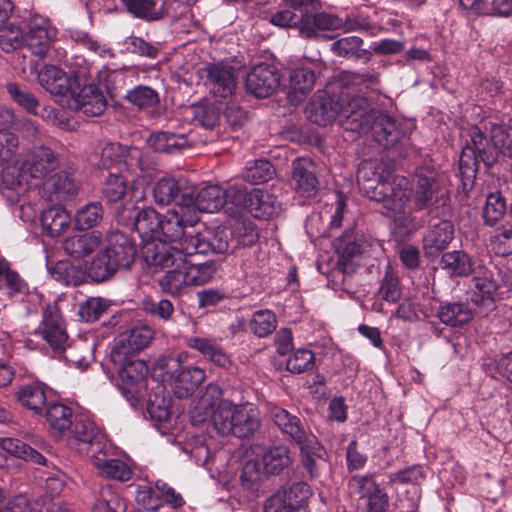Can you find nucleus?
<instances>
[{"label": "nucleus", "mask_w": 512, "mask_h": 512, "mask_svg": "<svg viewBox=\"0 0 512 512\" xmlns=\"http://www.w3.org/2000/svg\"><path fill=\"white\" fill-rule=\"evenodd\" d=\"M199 221L198 215L191 214L187 209H173L167 211L165 215H162L161 228H160V240L164 242H184L186 237L185 234L186 226H194Z\"/></svg>", "instance_id": "6ab92c4d"}, {"label": "nucleus", "mask_w": 512, "mask_h": 512, "mask_svg": "<svg viewBox=\"0 0 512 512\" xmlns=\"http://www.w3.org/2000/svg\"><path fill=\"white\" fill-rule=\"evenodd\" d=\"M340 94L337 97H314L306 107V115L310 122L319 126H327L339 121L341 112Z\"/></svg>", "instance_id": "b1692460"}, {"label": "nucleus", "mask_w": 512, "mask_h": 512, "mask_svg": "<svg viewBox=\"0 0 512 512\" xmlns=\"http://www.w3.org/2000/svg\"><path fill=\"white\" fill-rule=\"evenodd\" d=\"M52 41L51 31L46 25L34 23L29 25L25 42L32 55L44 59L51 50Z\"/></svg>", "instance_id": "e433bc0d"}, {"label": "nucleus", "mask_w": 512, "mask_h": 512, "mask_svg": "<svg viewBox=\"0 0 512 512\" xmlns=\"http://www.w3.org/2000/svg\"><path fill=\"white\" fill-rule=\"evenodd\" d=\"M403 188L409 191L415 211L427 209L431 217H450L452 214L451 199L447 192L442 191L440 184L432 173L429 175L418 174L413 192L405 187L407 180L402 182Z\"/></svg>", "instance_id": "423d86ee"}, {"label": "nucleus", "mask_w": 512, "mask_h": 512, "mask_svg": "<svg viewBox=\"0 0 512 512\" xmlns=\"http://www.w3.org/2000/svg\"><path fill=\"white\" fill-rule=\"evenodd\" d=\"M260 427L259 410L247 405L224 402L215 415V430L222 436L232 435L239 439H249Z\"/></svg>", "instance_id": "39448f33"}, {"label": "nucleus", "mask_w": 512, "mask_h": 512, "mask_svg": "<svg viewBox=\"0 0 512 512\" xmlns=\"http://www.w3.org/2000/svg\"><path fill=\"white\" fill-rule=\"evenodd\" d=\"M385 174L383 163L372 160L362 161L357 170V183L371 200L382 203L387 216L404 212L409 199V191L403 188L405 178H393Z\"/></svg>", "instance_id": "f257e3e1"}, {"label": "nucleus", "mask_w": 512, "mask_h": 512, "mask_svg": "<svg viewBox=\"0 0 512 512\" xmlns=\"http://www.w3.org/2000/svg\"><path fill=\"white\" fill-rule=\"evenodd\" d=\"M70 223L71 216L68 211L62 207H50L43 211L41 215V225L51 237L61 235L69 228Z\"/></svg>", "instance_id": "a18cd8bd"}, {"label": "nucleus", "mask_w": 512, "mask_h": 512, "mask_svg": "<svg viewBox=\"0 0 512 512\" xmlns=\"http://www.w3.org/2000/svg\"><path fill=\"white\" fill-rule=\"evenodd\" d=\"M66 104L69 108L81 111L88 117L101 115L107 107L102 92L92 84H82L81 79L77 83V89L72 90Z\"/></svg>", "instance_id": "dca6fc26"}, {"label": "nucleus", "mask_w": 512, "mask_h": 512, "mask_svg": "<svg viewBox=\"0 0 512 512\" xmlns=\"http://www.w3.org/2000/svg\"><path fill=\"white\" fill-rule=\"evenodd\" d=\"M479 262L480 261H474L472 257L463 250H454L442 254L439 266L450 276L468 277L477 269Z\"/></svg>", "instance_id": "7c9ffc66"}, {"label": "nucleus", "mask_w": 512, "mask_h": 512, "mask_svg": "<svg viewBox=\"0 0 512 512\" xmlns=\"http://www.w3.org/2000/svg\"><path fill=\"white\" fill-rule=\"evenodd\" d=\"M277 325L275 314L270 310H259L253 314L250 321V330L258 337H266L271 334Z\"/></svg>", "instance_id": "e2e57ef3"}, {"label": "nucleus", "mask_w": 512, "mask_h": 512, "mask_svg": "<svg viewBox=\"0 0 512 512\" xmlns=\"http://www.w3.org/2000/svg\"><path fill=\"white\" fill-rule=\"evenodd\" d=\"M5 22L6 20L0 26V47L6 53H10L20 48L25 38L19 26Z\"/></svg>", "instance_id": "052dcab7"}, {"label": "nucleus", "mask_w": 512, "mask_h": 512, "mask_svg": "<svg viewBox=\"0 0 512 512\" xmlns=\"http://www.w3.org/2000/svg\"><path fill=\"white\" fill-rule=\"evenodd\" d=\"M473 290L471 300L476 305H489L495 301L498 291V284L493 279L492 273L484 265L479 262L477 269L473 272Z\"/></svg>", "instance_id": "c85d7f7f"}, {"label": "nucleus", "mask_w": 512, "mask_h": 512, "mask_svg": "<svg viewBox=\"0 0 512 512\" xmlns=\"http://www.w3.org/2000/svg\"><path fill=\"white\" fill-rule=\"evenodd\" d=\"M437 223L431 224L424 240L423 250L427 257L432 258L445 250L454 238V226L448 217H441Z\"/></svg>", "instance_id": "393cba45"}, {"label": "nucleus", "mask_w": 512, "mask_h": 512, "mask_svg": "<svg viewBox=\"0 0 512 512\" xmlns=\"http://www.w3.org/2000/svg\"><path fill=\"white\" fill-rule=\"evenodd\" d=\"M507 210L505 198L500 192L490 193L483 208L485 224L493 226L503 218Z\"/></svg>", "instance_id": "bf43d9fd"}, {"label": "nucleus", "mask_w": 512, "mask_h": 512, "mask_svg": "<svg viewBox=\"0 0 512 512\" xmlns=\"http://www.w3.org/2000/svg\"><path fill=\"white\" fill-rule=\"evenodd\" d=\"M437 317L444 325L456 328L469 323L473 318V311L465 302H445L439 306Z\"/></svg>", "instance_id": "72a5a7b5"}, {"label": "nucleus", "mask_w": 512, "mask_h": 512, "mask_svg": "<svg viewBox=\"0 0 512 512\" xmlns=\"http://www.w3.org/2000/svg\"><path fill=\"white\" fill-rule=\"evenodd\" d=\"M54 351H64L68 335L61 311L56 303L43 310L42 321L36 330Z\"/></svg>", "instance_id": "ddd939ff"}, {"label": "nucleus", "mask_w": 512, "mask_h": 512, "mask_svg": "<svg viewBox=\"0 0 512 512\" xmlns=\"http://www.w3.org/2000/svg\"><path fill=\"white\" fill-rule=\"evenodd\" d=\"M94 512H125V500L110 486H101L95 496Z\"/></svg>", "instance_id": "09e8293b"}, {"label": "nucleus", "mask_w": 512, "mask_h": 512, "mask_svg": "<svg viewBox=\"0 0 512 512\" xmlns=\"http://www.w3.org/2000/svg\"><path fill=\"white\" fill-rule=\"evenodd\" d=\"M261 462L267 475H279L291 465V451L286 445L267 448L262 454Z\"/></svg>", "instance_id": "58836bf2"}, {"label": "nucleus", "mask_w": 512, "mask_h": 512, "mask_svg": "<svg viewBox=\"0 0 512 512\" xmlns=\"http://www.w3.org/2000/svg\"><path fill=\"white\" fill-rule=\"evenodd\" d=\"M214 138L215 135H211L210 138H200L194 130L188 133L160 131L151 134L148 143L155 151L174 153L187 147L197 146L200 143L206 144L209 141H213Z\"/></svg>", "instance_id": "f3484780"}, {"label": "nucleus", "mask_w": 512, "mask_h": 512, "mask_svg": "<svg viewBox=\"0 0 512 512\" xmlns=\"http://www.w3.org/2000/svg\"><path fill=\"white\" fill-rule=\"evenodd\" d=\"M465 137V145L459 158V173L464 185H466V180L472 182L475 178L479 161H482L487 167L496 163V150L493 141L491 138L488 140L479 127H470Z\"/></svg>", "instance_id": "0eeeda50"}, {"label": "nucleus", "mask_w": 512, "mask_h": 512, "mask_svg": "<svg viewBox=\"0 0 512 512\" xmlns=\"http://www.w3.org/2000/svg\"><path fill=\"white\" fill-rule=\"evenodd\" d=\"M30 68L37 73L38 83L41 87L50 94L63 98L65 102L71 96L72 90L77 89L80 78L68 76L55 65H44L37 70V65L31 63Z\"/></svg>", "instance_id": "4468645a"}, {"label": "nucleus", "mask_w": 512, "mask_h": 512, "mask_svg": "<svg viewBox=\"0 0 512 512\" xmlns=\"http://www.w3.org/2000/svg\"><path fill=\"white\" fill-rule=\"evenodd\" d=\"M342 27V20L335 15L324 12L309 13V20L301 19L299 31L306 38H315L320 30H335Z\"/></svg>", "instance_id": "4c0bfd02"}, {"label": "nucleus", "mask_w": 512, "mask_h": 512, "mask_svg": "<svg viewBox=\"0 0 512 512\" xmlns=\"http://www.w3.org/2000/svg\"><path fill=\"white\" fill-rule=\"evenodd\" d=\"M161 219L162 215L151 207L136 212L134 227L144 244L160 239Z\"/></svg>", "instance_id": "473e14b6"}, {"label": "nucleus", "mask_w": 512, "mask_h": 512, "mask_svg": "<svg viewBox=\"0 0 512 512\" xmlns=\"http://www.w3.org/2000/svg\"><path fill=\"white\" fill-rule=\"evenodd\" d=\"M316 81L315 71L306 66L291 69L288 72V83L285 85L286 94L292 105L302 102L311 92Z\"/></svg>", "instance_id": "5701e85b"}, {"label": "nucleus", "mask_w": 512, "mask_h": 512, "mask_svg": "<svg viewBox=\"0 0 512 512\" xmlns=\"http://www.w3.org/2000/svg\"><path fill=\"white\" fill-rule=\"evenodd\" d=\"M17 400L20 404L38 414L46 404V391L44 384L33 382L23 385L17 392Z\"/></svg>", "instance_id": "49530a36"}, {"label": "nucleus", "mask_w": 512, "mask_h": 512, "mask_svg": "<svg viewBox=\"0 0 512 512\" xmlns=\"http://www.w3.org/2000/svg\"><path fill=\"white\" fill-rule=\"evenodd\" d=\"M102 236L97 231L76 233L66 238L63 242V249L72 258L81 259L99 248Z\"/></svg>", "instance_id": "c756f323"}, {"label": "nucleus", "mask_w": 512, "mask_h": 512, "mask_svg": "<svg viewBox=\"0 0 512 512\" xmlns=\"http://www.w3.org/2000/svg\"><path fill=\"white\" fill-rule=\"evenodd\" d=\"M121 3L130 14L145 21H157L165 16V9L157 0H121Z\"/></svg>", "instance_id": "de8ad7c7"}, {"label": "nucleus", "mask_w": 512, "mask_h": 512, "mask_svg": "<svg viewBox=\"0 0 512 512\" xmlns=\"http://www.w3.org/2000/svg\"><path fill=\"white\" fill-rule=\"evenodd\" d=\"M266 476L262 462L257 459H248L243 464L240 481L246 489L255 490Z\"/></svg>", "instance_id": "4d7b16f0"}, {"label": "nucleus", "mask_w": 512, "mask_h": 512, "mask_svg": "<svg viewBox=\"0 0 512 512\" xmlns=\"http://www.w3.org/2000/svg\"><path fill=\"white\" fill-rule=\"evenodd\" d=\"M68 444L80 453L90 454L91 458L96 454L105 455L107 443L100 428L91 419L79 416L74 419L70 428Z\"/></svg>", "instance_id": "1a4fd4ad"}, {"label": "nucleus", "mask_w": 512, "mask_h": 512, "mask_svg": "<svg viewBox=\"0 0 512 512\" xmlns=\"http://www.w3.org/2000/svg\"><path fill=\"white\" fill-rule=\"evenodd\" d=\"M110 359L122 381V393L133 407L144 399L147 389L146 375L148 367L146 363L130 354L125 347H113Z\"/></svg>", "instance_id": "20e7f679"}, {"label": "nucleus", "mask_w": 512, "mask_h": 512, "mask_svg": "<svg viewBox=\"0 0 512 512\" xmlns=\"http://www.w3.org/2000/svg\"><path fill=\"white\" fill-rule=\"evenodd\" d=\"M370 129L375 140L385 148L394 147L406 136L401 123L387 114L374 117Z\"/></svg>", "instance_id": "a878e982"}, {"label": "nucleus", "mask_w": 512, "mask_h": 512, "mask_svg": "<svg viewBox=\"0 0 512 512\" xmlns=\"http://www.w3.org/2000/svg\"><path fill=\"white\" fill-rule=\"evenodd\" d=\"M191 254L225 253L229 248V234L225 229H207L186 237Z\"/></svg>", "instance_id": "4be33fe9"}, {"label": "nucleus", "mask_w": 512, "mask_h": 512, "mask_svg": "<svg viewBox=\"0 0 512 512\" xmlns=\"http://www.w3.org/2000/svg\"><path fill=\"white\" fill-rule=\"evenodd\" d=\"M106 241L105 249L93 258L88 267L90 277L96 282L105 281L118 269L129 268L137 256L134 240L121 231H110Z\"/></svg>", "instance_id": "7ed1b4c3"}, {"label": "nucleus", "mask_w": 512, "mask_h": 512, "mask_svg": "<svg viewBox=\"0 0 512 512\" xmlns=\"http://www.w3.org/2000/svg\"><path fill=\"white\" fill-rule=\"evenodd\" d=\"M204 71L206 73L205 85L215 98L221 100L233 95L236 89V77L232 66L212 63L206 65Z\"/></svg>", "instance_id": "aec40b11"}, {"label": "nucleus", "mask_w": 512, "mask_h": 512, "mask_svg": "<svg viewBox=\"0 0 512 512\" xmlns=\"http://www.w3.org/2000/svg\"><path fill=\"white\" fill-rule=\"evenodd\" d=\"M363 40L357 36H347L332 43V51L340 57L364 59L368 62L371 59V52L362 49Z\"/></svg>", "instance_id": "8fccbe9b"}, {"label": "nucleus", "mask_w": 512, "mask_h": 512, "mask_svg": "<svg viewBox=\"0 0 512 512\" xmlns=\"http://www.w3.org/2000/svg\"><path fill=\"white\" fill-rule=\"evenodd\" d=\"M107 308L108 304L105 299L91 297L80 305L78 315L85 322H94L103 315Z\"/></svg>", "instance_id": "338daca9"}, {"label": "nucleus", "mask_w": 512, "mask_h": 512, "mask_svg": "<svg viewBox=\"0 0 512 512\" xmlns=\"http://www.w3.org/2000/svg\"><path fill=\"white\" fill-rule=\"evenodd\" d=\"M45 416L49 424L50 431L55 436L63 435L74 423L72 409L61 403L49 405Z\"/></svg>", "instance_id": "a19ab883"}, {"label": "nucleus", "mask_w": 512, "mask_h": 512, "mask_svg": "<svg viewBox=\"0 0 512 512\" xmlns=\"http://www.w3.org/2000/svg\"><path fill=\"white\" fill-rule=\"evenodd\" d=\"M491 139L496 150V161L500 154L512 158V137L504 125L491 126Z\"/></svg>", "instance_id": "0e129e2a"}, {"label": "nucleus", "mask_w": 512, "mask_h": 512, "mask_svg": "<svg viewBox=\"0 0 512 512\" xmlns=\"http://www.w3.org/2000/svg\"><path fill=\"white\" fill-rule=\"evenodd\" d=\"M279 83L280 75L274 66L259 64L247 74L245 87L256 98H266L274 93Z\"/></svg>", "instance_id": "412c9836"}, {"label": "nucleus", "mask_w": 512, "mask_h": 512, "mask_svg": "<svg viewBox=\"0 0 512 512\" xmlns=\"http://www.w3.org/2000/svg\"><path fill=\"white\" fill-rule=\"evenodd\" d=\"M1 447L9 454L22 458L25 461L42 465L46 464V459L41 453L20 439L4 438L1 441Z\"/></svg>", "instance_id": "603ef678"}, {"label": "nucleus", "mask_w": 512, "mask_h": 512, "mask_svg": "<svg viewBox=\"0 0 512 512\" xmlns=\"http://www.w3.org/2000/svg\"><path fill=\"white\" fill-rule=\"evenodd\" d=\"M154 337V331L151 327L141 324L130 328L122 333L114 347H125L130 354H136L149 345Z\"/></svg>", "instance_id": "c9c22d12"}, {"label": "nucleus", "mask_w": 512, "mask_h": 512, "mask_svg": "<svg viewBox=\"0 0 512 512\" xmlns=\"http://www.w3.org/2000/svg\"><path fill=\"white\" fill-rule=\"evenodd\" d=\"M274 174L273 165L268 160L259 159L245 168L242 177L251 184H261L272 179Z\"/></svg>", "instance_id": "13d9d810"}, {"label": "nucleus", "mask_w": 512, "mask_h": 512, "mask_svg": "<svg viewBox=\"0 0 512 512\" xmlns=\"http://www.w3.org/2000/svg\"><path fill=\"white\" fill-rule=\"evenodd\" d=\"M224 402H231L223 398V391L218 384L210 383L194 402L189 415L193 425H199L206 421L208 417L212 418L215 428V415L220 410Z\"/></svg>", "instance_id": "a211bd4d"}, {"label": "nucleus", "mask_w": 512, "mask_h": 512, "mask_svg": "<svg viewBox=\"0 0 512 512\" xmlns=\"http://www.w3.org/2000/svg\"><path fill=\"white\" fill-rule=\"evenodd\" d=\"M192 203L190 211L191 214L198 215L197 212L214 213L219 211L227 203V195L225 189L219 185H207L201 188L197 193L192 186Z\"/></svg>", "instance_id": "bb28decb"}, {"label": "nucleus", "mask_w": 512, "mask_h": 512, "mask_svg": "<svg viewBox=\"0 0 512 512\" xmlns=\"http://www.w3.org/2000/svg\"><path fill=\"white\" fill-rule=\"evenodd\" d=\"M270 416L275 425L282 433L288 435L300 449L319 450V441L314 434L306 429L301 418L283 409L281 407H273L270 410Z\"/></svg>", "instance_id": "9d476101"}, {"label": "nucleus", "mask_w": 512, "mask_h": 512, "mask_svg": "<svg viewBox=\"0 0 512 512\" xmlns=\"http://www.w3.org/2000/svg\"><path fill=\"white\" fill-rule=\"evenodd\" d=\"M44 189L50 193L51 200L63 201L77 192L75 180L64 171H60L46 180Z\"/></svg>", "instance_id": "79ce46f5"}, {"label": "nucleus", "mask_w": 512, "mask_h": 512, "mask_svg": "<svg viewBox=\"0 0 512 512\" xmlns=\"http://www.w3.org/2000/svg\"><path fill=\"white\" fill-rule=\"evenodd\" d=\"M192 186L184 178L165 177L153 188L154 201L162 206L175 203L176 209L190 211L192 203Z\"/></svg>", "instance_id": "f8f14e48"}, {"label": "nucleus", "mask_w": 512, "mask_h": 512, "mask_svg": "<svg viewBox=\"0 0 512 512\" xmlns=\"http://www.w3.org/2000/svg\"><path fill=\"white\" fill-rule=\"evenodd\" d=\"M160 365L166 370V373H170L171 378H174L173 392L179 399L191 396L205 379L204 371L198 367L182 368L174 375L172 369L180 366L179 359L174 357L161 360Z\"/></svg>", "instance_id": "2eb2a0df"}, {"label": "nucleus", "mask_w": 512, "mask_h": 512, "mask_svg": "<svg viewBox=\"0 0 512 512\" xmlns=\"http://www.w3.org/2000/svg\"><path fill=\"white\" fill-rule=\"evenodd\" d=\"M103 217V208L100 202L86 204L75 215L76 226L81 229H90L96 226Z\"/></svg>", "instance_id": "680f3d73"}, {"label": "nucleus", "mask_w": 512, "mask_h": 512, "mask_svg": "<svg viewBox=\"0 0 512 512\" xmlns=\"http://www.w3.org/2000/svg\"><path fill=\"white\" fill-rule=\"evenodd\" d=\"M6 90L11 99L27 113L37 115L40 103L33 93L15 82L7 83Z\"/></svg>", "instance_id": "5fc2aeb1"}, {"label": "nucleus", "mask_w": 512, "mask_h": 512, "mask_svg": "<svg viewBox=\"0 0 512 512\" xmlns=\"http://www.w3.org/2000/svg\"><path fill=\"white\" fill-rule=\"evenodd\" d=\"M174 268L169 269L158 280L161 290L173 296H179L185 293L186 289L190 287L187 271L185 268V260L178 263Z\"/></svg>", "instance_id": "ea45409f"}, {"label": "nucleus", "mask_w": 512, "mask_h": 512, "mask_svg": "<svg viewBox=\"0 0 512 512\" xmlns=\"http://www.w3.org/2000/svg\"><path fill=\"white\" fill-rule=\"evenodd\" d=\"M292 181L295 189L303 196L311 197L318 191L319 181L316 166L309 158H298L292 162Z\"/></svg>", "instance_id": "cd10ccee"}, {"label": "nucleus", "mask_w": 512, "mask_h": 512, "mask_svg": "<svg viewBox=\"0 0 512 512\" xmlns=\"http://www.w3.org/2000/svg\"><path fill=\"white\" fill-rule=\"evenodd\" d=\"M186 238L184 242L170 245L159 240L148 241L142 247V255L148 266L163 269L173 267L190 255Z\"/></svg>", "instance_id": "9b49d317"}, {"label": "nucleus", "mask_w": 512, "mask_h": 512, "mask_svg": "<svg viewBox=\"0 0 512 512\" xmlns=\"http://www.w3.org/2000/svg\"><path fill=\"white\" fill-rule=\"evenodd\" d=\"M491 250L499 256L512 254V228H498L490 237Z\"/></svg>", "instance_id": "774afa93"}, {"label": "nucleus", "mask_w": 512, "mask_h": 512, "mask_svg": "<svg viewBox=\"0 0 512 512\" xmlns=\"http://www.w3.org/2000/svg\"><path fill=\"white\" fill-rule=\"evenodd\" d=\"M59 165V155L50 147L45 145L33 146L24 153L18 177L9 180L7 177L10 168H7L3 173V181L10 188H14L21 184L22 180L20 178L43 180Z\"/></svg>", "instance_id": "6e6552de"}, {"label": "nucleus", "mask_w": 512, "mask_h": 512, "mask_svg": "<svg viewBox=\"0 0 512 512\" xmlns=\"http://www.w3.org/2000/svg\"><path fill=\"white\" fill-rule=\"evenodd\" d=\"M196 254L185 255V268L190 286L204 285L215 275L217 266L214 261L198 262L194 259Z\"/></svg>", "instance_id": "c03bdc74"}, {"label": "nucleus", "mask_w": 512, "mask_h": 512, "mask_svg": "<svg viewBox=\"0 0 512 512\" xmlns=\"http://www.w3.org/2000/svg\"><path fill=\"white\" fill-rule=\"evenodd\" d=\"M163 385L157 384L153 392L149 393L147 399V410L151 417L160 421L167 420L169 417L170 400L164 394Z\"/></svg>", "instance_id": "864d4df0"}, {"label": "nucleus", "mask_w": 512, "mask_h": 512, "mask_svg": "<svg viewBox=\"0 0 512 512\" xmlns=\"http://www.w3.org/2000/svg\"><path fill=\"white\" fill-rule=\"evenodd\" d=\"M378 75L374 71L365 73H346L342 83L346 87L340 92L341 112L339 124L345 130L364 133L370 129L373 118L370 105L366 98L352 93L354 86L363 85L365 88L378 84Z\"/></svg>", "instance_id": "f03ea898"}, {"label": "nucleus", "mask_w": 512, "mask_h": 512, "mask_svg": "<svg viewBox=\"0 0 512 512\" xmlns=\"http://www.w3.org/2000/svg\"><path fill=\"white\" fill-rule=\"evenodd\" d=\"M249 201V211L256 218H273L281 211L278 197L268 190L252 189Z\"/></svg>", "instance_id": "2f4dec72"}, {"label": "nucleus", "mask_w": 512, "mask_h": 512, "mask_svg": "<svg viewBox=\"0 0 512 512\" xmlns=\"http://www.w3.org/2000/svg\"><path fill=\"white\" fill-rule=\"evenodd\" d=\"M186 344L189 348L201 353L205 358L220 367H227L231 364L230 358L223 348L213 339L192 336L187 338Z\"/></svg>", "instance_id": "f704fd0d"}, {"label": "nucleus", "mask_w": 512, "mask_h": 512, "mask_svg": "<svg viewBox=\"0 0 512 512\" xmlns=\"http://www.w3.org/2000/svg\"><path fill=\"white\" fill-rule=\"evenodd\" d=\"M92 462L102 474L109 478L126 482L132 476L130 467L121 460L106 459L96 454L92 457Z\"/></svg>", "instance_id": "3c124183"}, {"label": "nucleus", "mask_w": 512, "mask_h": 512, "mask_svg": "<svg viewBox=\"0 0 512 512\" xmlns=\"http://www.w3.org/2000/svg\"><path fill=\"white\" fill-rule=\"evenodd\" d=\"M338 253L337 267L345 274L354 271L355 264L361 254L363 253V243L358 240H348L345 238L339 239V244L336 248Z\"/></svg>", "instance_id": "37998d69"}, {"label": "nucleus", "mask_w": 512, "mask_h": 512, "mask_svg": "<svg viewBox=\"0 0 512 512\" xmlns=\"http://www.w3.org/2000/svg\"><path fill=\"white\" fill-rule=\"evenodd\" d=\"M125 99L139 109L154 107L160 101L158 92L144 85L128 90Z\"/></svg>", "instance_id": "6e6d98bb"}, {"label": "nucleus", "mask_w": 512, "mask_h": 512, "mask_svg": "<svg viewBox=\"0 0 512 512\" xmlns=\"http://www.w3.org/2000/svg\"><path fill=\"white\" fill-rule=\"evenodd\" d=\"M314 360V353L311 350L299 349L287 359L286 368L291 373L301 374L314 367Z\"/></svg>", "instance_id": "69168bd1"}]
</instances>
